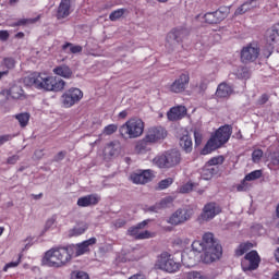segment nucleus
<instances>
[{
	"instance_id": "nucleus-1",
	"label": "nucleus",
	"mask_w": 279,
	"mask_h": 279,
	"mask_svg": "<svg viewBox=\"0 0 279 279\" xmlns=\"http://www.w3.org/2000/svg\"><path fill=\"white\" fill-rule=\"evenodd\" d=\"M195 252L202 254L204 252V263H215L219 260L223 254V248L221 244L215 239V234L207 232L203 235V240H195L192 243V251L190 253H184L182 255V260L187 267H193L196 263Z\"/></svg>"
},
{
	"instance_id": "nucleus-2",
	"label": "nucleus",
	"mask_w": 279,
	"mask_h": 279,
	"mask_svg": "<svg viewBox=\"0 0 279 279\" xmlns=\"http://www.w3.org/2000/svg\"><path fill=\"white\" fill-rule=\"evenodd\" d=\"M24 84L36 88V90H44V93H62L66 82L45 72H33L24 77Z\"/></svg>"
},
{
	"instance_id": "nucleus-3",
	"label": "nucleus",
	"mask_w": 279,
	"mask_h": 279,
	"mask_svg": "<svg viewBox=\"0 0 279 279\" xmlns=\"http://www.w3.org/2000/svg\"><path fill=\"white\" fill-rule=\"evenodd\" d=\"M70 260H73V253L71 251V246L66 245L53 247L47 251L43 258V264L47 267L60 269V267H65V265H69Z\"/></svg>"
},
{
	"instance_id": "nucleus-4",
	"label": "nucleus",
	"mask_w": 279,
	"mask_h": 279,
	"mask_svg": "<svg viewBox=\"0 0 279 279\" xmlns=\"http://www.w3.org/2000/svg\"><path fill=\"white\" fill-rule=\"evenodd\" d=\"M232 136V125L225 124L216 130L215 134L207 141L204 148L201 150L202 156H208V154H213V151L223 147L230 137Z\"/></svg>"
},
{
	"instance_id": "nucleus-5",
	"label": "nucleus",
	"mask_w": 279,
	"mask_h": 279,
	"mask_svg": "<svg viewBox=\"0 0 279 279\" xmlns=\"http://www.w3.org/2000/svg\"><path fill=\"white\" fill-rule=\"evenodd\" d=\"M145 132V122L138 118H131L119 128V134L124 141L138 138Z\"/></svg>"
},
{
	"instance_id": "nucleus-6",
	"label": "nucleus",
	"mask_w": 279,
	"mask_h": 279,
	"mask_svg": "<svg viewBox=\"0 0 279 279\" xmlns=\"http://www.w3.org/2000/svg\"><path fill=\"white\" fill-rule=\"evenodd\" d=\"M154 165L159 169H173L182 162V154L178 149L167 150L153 159Z\"/></svg>"
},
{
	"instance_id": "nucleus-7",
	"label": "nucleus",
	"mask_w": 279,
	"mask_h": 279,
	"mask_svg": "<svg viewBox=\"0 0 279 279\" xmlns=\"http://www.w3.org/2000/svg\"><path fill=\"white\" fill-rule=\"evenodd\" d=\"M157 266L159 269L167 271L168 274H175V271H180V263L174 262L171 258V254L169 252H163L157 259Z\"/></svg>"
},
{
	"instance_id": "nucleus-8",
	"label": "nucleus",
	"mask_w": 279,
	"mask_h": 279,
	"mask_svg": "<svg viewBox=\"0 0 279 279\" xmlns=\"http://www.w3.org/2000/svg\"><path fill=\"white\" fill-rule=\"evenodd\" d=\"M83 98L84 92H82V89L77 87H71L62 95V104L64 108H73V106H75V104H80Z\"/></svg>"
},
{
	"instance_id": "nucleus-9",
	"label": "nucleus",
	"mask_w": 279,
	"mask_h": 279,
	"mask_svg": "<svg viewBox=\"0 0 279 279\" xmlns=\"http://www.w3.org/2000/svg\"><path fill=\"white\" fill-rule=\"evenodd\" d=\"M260 56V48L256 45H247L243 47L240 54V60L243 64H250V62H256Z\"/></svg>"
},
{
	"instance_id": "nucleus-10",
	"label": "nucleus",
	"mask_w": 279,
	"mask_h": 279,
	"mask_svg": "<svg viewBox=\"0 0 279 279\" xmlns=\"http://www.w3.org/2000/svg\"><path fill=\"white\" fill-rule=\"evenodd\" d=\"M260 265V256L257 251H251L245 254L241 262L243 271H254Z\"/></svg>"
},
{
	"instance_id": "nucleus-11",
	"label": "nucleus",
	"mask_w": 279,
	"mask_h": 279,
	"mask_svg": "<svg viewBox=\"0 0 279 279\" xmlns=\"http://www.w3.org/2000/svg\"><path fill=\"white\" fill-rule=\"evenodd\" d=\"M190 82H191V76L189 75V73H182L181 75H179L177 80H174L173 83H171L168 86V90L170 93H174L175 95H180L184 93L186 88H189Z\"/></svg>"
},
{
	"instance_id": "nucleus-12",
	"label": "nucleus",
	"mask_w": 279,
	"mask_h": 279,
	"mask_svg": "<svg viewBox=\"0 0 279 279\" xmlns=\"http://www.w3.org/2000/svg\"><path fill=\"white\" fill-rule=\"evenodd\" d=\"M96 243L97 238H90L78 244H70L72 257L77 258V256H84V254H88V252H90V246L95 245Z\"/></svg>"
},
{
	"instance_id": "nucleus-13",
	"label": "nucleus",
	"mask_w": 279,
	"mask_h": 279,
	"mask_svg": "<svg viewBox=\"0 0 279 279\" xmlns=\"http://www.w3.org/2000/svg\"><path fill=\"white\" fill-rule=\"evenodd\" d=\"M148 223H149V220H144L137 223V226L129 228L128 230L129 236H133V239H135L136 241H143L144 239H151V236H154V233L147 230L141 232V230H143V228H145Z\"/></svg>"
},
{
	"instance_id": "nucleus-14",
	"label": "nucleus",
	"mask_w": 279,
	"mask_h": 279,
	"mask_svg": "<svg viewBox=\"0 0 279 279\" xmlns=\"http://www.w3.org/2000/svg\"><path fill=\"white\" fill-rule=\"evenodd\" d=\"M168 132L162 126H151L146 132V141H149L153 143V145H156V143H162L165 138L168 136Z\"/></svg>"
},
{
	"instance_id": "nucleus-15",
	"label": "nucleus",
	"mask_w": 279,
	"mask_h": 279,
	"mask_svg": "<svg viewBox=\"0 0 279 279\" xmlns=\"http://www.w3.org/2000/svg\"><path fill=\"white\" fill-rule=\"evenodd\" d=\"M217 215H221V206L215 202H210L204 206L201 217L203 221H210L215 219Z\"/></svg>"
},
{
	"instance_id": "nucleus-16",
	"label": "nucleus",
	"mask_w": 279,
	"mask_h": 279,
	"mask_svg": "<svg viewBox=\"0 0 279 279\" xmlns=\"http://www.w3.org/2000/svg\"><path fill=\"white\" fill-rule=\"evenodd\" d=\"M133 184H147L154 180V172L151 170H142L138 172H133L130 175Z\"/></svg>"
},
{
	"instance_id": "nucleus-17",
	"label": "nucleus",
	"mask_w": 279,
	"mask_h": 279,
	"mask_svg": "<svg viewBox=\"0 0 279 279\" xmlns=\"http://www.w3.org/2000/svg\"><path fill=\"white\" fill-rule=\"evenodd\" d=\"M189 219H191V210L178 209L168 219V223H171V226H180V223H184L185 221H189Z\"/></svg>"
},
{
	"instance_id": "nucleus-18",
	"label": "nucleus",
	"mask_w": 279,
	"mask_h": 279,
	"mask_svg": "<svg viewBox=\"0 0 279 279\" xmlns=\"http://www.w3.org/2000/svg\"><path fill=\"white\" fill-rule=\"evenodd\" d=\"M101 202L99 194H88L77 199V206L80 208H88L90 206H97Z\"/></svg>"
},
{
	"instance_id": "nucleus-19",
	"label": "nucleus",
	"mask_w": 279,
	"mask_h": 279,
	"mask_svg": "<svg viewBox=\"0 0 279 279\" xmlns=\"http://www.w3.org/2000/svg\"><path fill=\"white\" fill-rule=\"evenodd\" d=\"M186 36H189V29L185 27L174 28L168 33L167 43H173L174 40V43L180 44L184 40V38H186Z\"/></svg>"
},
{
	"instance_id": "nucleus-20",
	"label": "nucleus",
	"mask_w": 279,
	"mask_h": 279,
	"mask_svg": "<svg viewBox=\"0 0 279 279\" xmlns=\"http://www.w3.org/2000/svg\"><path fill=\"white\" fill-rule=\"evenodd\" d=\"M71 8V0H61L56 13L58 21H62V19H68V16H71V12H73Z\"/></svg>"
},
{
	"instance_id": "nucleus-21",
	"label": "nucleus",
	"mask_w": 279,
	"mask_h": 279,
	"mask_svg": "<svg viewBox=\"0 0 279 279\" xmlns=\"http://www.w3.org/2000/svg\"><path fill=\"white\" fill-rule=\"evenodd\" d=\"M186 107L179 105L170 108V110L167 112V117L169 121H180L186 117Z\"/></svg>"
},
{
	"instance_id": "nucleus-22",
	"label": "nucleus",
	"mask_w": 279,
	"mask_h": 279,
	"mask_svg": "<svg viewBox=\"0 0 279 279\" xmlns=\"http://www.w3.org/2000/svg\"><path fill=\"white\" fill-rule=\"evenodd\" d=\"M179 145L185 154L193 151V138H191L189 131H183L182 136L179 137Z\"/></svg>"
},
{
	"instance_id": "nucleus-23",
	"label": "nucleus",
	"mask_w": 279,
	"mask_h": 279,
	"mask_svg": "<svg viewBox=\"0 0 279 279\" xmlns=\"http://www.w3.org/2000/svg\"><path fill=\"white\" fill-rule=\"evenodd\" d=\"M267 45L271 47V45L278 43L279 39V23L272 25L270 28L266 31L265 35Z\"/></svg>"
},
{
	"instance_id": "nucleus-24",
	"label": "nucleus",
	"mask_w": 279,
	"mask_h": 279,
	"mask_svg": "<svg viewBox=\"0 0 279 279\" xmlns=\"http://www.w3.org/2000/svg\"><path fill=\"white\" fill-rule=\"evenodd\" d=\"M174 199L175 198L173 196H166L160 202L148 207V210L150 213H158V210H163V208H169V206H171V204H173Z\"/></svg>"
},
{
	"instance_id": "nucleus-25",
	"label": "nucleus",
	"mask_w": 279,
	"mask_h": 279,
	"mask_svg": "<svg viewBox=\"0 0 279 279\" xmlns=\"http://www.w3.org/2000/svg\"><path fill=\"white\" fill-rule=\"evenodd\" d=\"M52 73L64 80H71L73 77V70L66 64H61L53 68Z\"/></svg>"
},
{
	"instance_id": "nucleus-26",
	"label": "nucleus",
	"mask_w": 279,
	"mask_h": 279,
	"mask_svg": "<svg viewBox=\"0 0 279 279\" xmlns=\"http://www.w3.org/2000/svg\"><path fill=\"white\" fill-rule=\"evenodd\" d=\"M258 7V1L257 0H248L246 2H244L242 5H240L234 14L235 16H241L243 14H245V12H250V10H254V8Z\"/></svg>"
},
{
	"instance_id": "nucleus-27",
	"label": "nucleus",
	"mask_w": 279,
	"mask_h": 279,
	"mask_svg": "<svg viewBox=\"0 0 279 279\" xmlns=\"http://www.w3.org/2000/svg\"><path fill=\"white\" fill-rule=\"evenodd\" d=\"M232 95V86L228 83H220L216 90V97L219 99H226Z\"/></svg>"
},
{
	"instance_id": "nucleus-28",
	"label": "nucleus",
	"mask_w": 279,
	"mask_h": 279,
	"mask_svg": "<svg viewBox=\"0 0 279 279\" xmlns=\"http://www.w3.org/2000/svg\"><path fill=\"white\" fill-rule=\"evenodd\" d=\"M25 92L23 90V87L19 85H12L8 92L7 95L11 97V99H23L25 97Z\"/></svg>"
},
{
	"instance_id": "nucleus-29",
	"label": "nucleus",
	"mask_w": 279,
	"mask_h": 279,
	"mask_svg": "<svg viewBox=\"0 0 279 279\" xmlns=\"http://www.w3.org/2000/svg\"><path fill=\"white\" fill-rule=\"evenodd\" d=\"M104 156L108 160L114 158V156H119V148H117V143L111 142L107 144L104 150Z\"/></svg>"
},
{
	"instance_id": "nucleus-30",
	"label": "nucleus",
	"mask_w": 279,
	"mask_h": 279,
	"mask_svg": "<svg viewBox=\"0 0 279 279\" xmlns=\"http://www.w3.org/2000/svg\"><path fill=\"white\" fill-rule=\"evenodd\" d=\"M150 145H154V143L147 140V136L145 135V137L136 144L135 149L138 154H147V151H151Z\"/></svg>"
},
{
	"instance_id": "nucleus-31",
	"label": "nucleus",
	"mask_w": 279,
	"mask_h": 279,
	"mask_svg": "<svg viewBox=\"0 0 279 279\" xmlns=\"http://www.w3.org/2000/svg\"><path fill=\"white\" fill-rule=\"evenodd\" d=\"M252 247H254V244H252L251 242H244L241 243L234 251V256L236 258H241V256H243L244 254H247V252H250V250H252Z\"/></svg>"
},
{
	"instance_id": "nucleus-32",
	"label": "nucleus",
	"mask_w": 279,
	"mask_h": 279,
	"mask_svg": "<svg viewBox=\"0 0 279 279\" xmlns=\"http://www.w3.org/2000/svg\"><path fill=\"white\" fill-rule=\"evenodd\" d=\"M40 21V15L35 19H21L17 22L9 24V27H23L24 25H34Z\"/></svg>"
},
{
	"instance_id": "nucleus-33",
	"label": "nucleus",
	"mask_w": 279,
	"mask_h": 279,
	"mask_svg": "<svg viewBox=\"0 0 279 279\" xmlns=\"http://www.w3.org/2000/svg\"><path fill=\"white\" fill-rule=\"evenodd\" d=\"M216 14V19H218V23H221V21H226L230 14V8L228 7H220L218 10L214 11Z\"/></svg>"
},
{
	"instance_id": "nucleus-34",
	"label": "nucleus",
	"mask_w": 279,
	"mask_h": 279,
	"mask_svg": "<svg viewBox=\"0 0 279 279\" xmlns=\"http://www.w3.org/2000/svg\"><path fill=\"white\" fill-rule=\"evenodd\" d=\"M235 75L239 80H250L252 72L247 66H239L236 69Z\"/></svg>"
},
{
	"instance_id": "nucleus-35",
	"label": "nucleus",
	"mask_w": 279,
	"mask_h": 279,
	"mask_svg": "<svg viewBox=\"0 0 279 279\" xmlns=\"http://www.w3.org/2000/svg\"><path fill=\"white\" fill-rule=\"evenodd\" d=\"M63 51H65V53H82V46L80 45H73L71 43H65L62 46Z\"/></svg>"
},
{
	"instance_id": "nucleus-36",
	"label": "nucleus",
	"mask_w": 279,
	"mask_h": 279,
	"mask_svg": "<svg viewBox=\"0 0 279 279\" xmlns=\"http://www.w3.org/2000/svg\"><path fill=\"white\" fill-rule=\"evenodd\" d=\"M88 230V225L87 223H81L77 227H74L71 231L70 234L72 236H81V234H84Z\"/></svg>"
},
{
	"instance_id": "nucleus-37",
	"label": "nucleus",
	"mask_w": 279,
	"mask_h": 279,
	"mask_svg": "<svg viewBox=\"0 0 279 279\" xmlns=\"http://www.w3.org/2000/svg\"><path fill=\"white\" fill-rule=\"evenodd\" d=\"M204 20L205 23H208L209 25H219V20L217 19L215 11L205 13Z\"/></svg>"
},
{
	"instance_id": "nucleus-38",
	"label": "nucleus",
	"mask_w": 279,
	"mask_h": 279,
	"mask_svg": "<svg viewBox=\"0 0 279 279\" xmlns=\"http://www.w3.org/2000/svg\"><path fill=\"white\" fill-rule=\"evenodd\" d=\"M15 119L19 121L21 128H27V124L29 123V113H19L15 116Z\"/></svg>"
},
{
	"instance_id": "nucleus-39",
	"label": "nucleus",
	"mask_w": 279,
	"mask_h": 279,
	"mask_svg": "<svg viewBox=\"0 0 279 279\" xmlns=\"http://www.w3.org/2000/svg\"><path fill=\"white\" fill-rule=\"evenodd\" d=\"M244 178L245 180H247V182H254V180H260V178H263V170H254L248 174H246Z\"/></svg>"
},
{
	"instance_id": "nucleus-40",
	"label": "nucleus",
	"mask_w": 279,
	"mask_h": 279,
	"mask_svg": "<svg viewBox=\"0 0 279 279\" xmlns=\"http://www.w3.org/2000/svg\"><path fill=\"white\" fill-rule=\"evenodd\" d=\"M2 66H4L7 71H12V69L16 66V60H14L12 57L4 58L2 61Z\"/></svg>"
},
{
	"instance_id": "nucleus-41",
	"label": "nucleus",
	"mask_w": 279,
	"mask_h": 279,
	"mask_svg": "<svg viewBox=\"0 0 279 279\" xmlns=\"http://www.w3.org/2000/svg\"><path fill=\"white\" fill-rule=\"evenodd\" d=\"M171 184H173V178L163 179L158 183V190L165 191V189H169Z\"/></svg>"
},
{
	"instance_id": "nucleus-42",
	"label": "nucleus",
	"mask_w": 279,
	"mask_h": 279,
	"mask_svg": "<svg viewBox=\"0 0 279 279\" xmlns=\"http://www.w3.org/2000/svg\"><path fill=\"white\" fill-rule=\"evenodd\" d=\"M125 14V9H118L110 13L109 19L110 21H119L121 16Z\"/></svg>"
},
{
	"instance_id": "nucleus-43",
	"label": "nucleus",
	"mask_w": 279,
	"mask_h": 279,
	"mask_svg": "<svg viewBox=\"0 0 279 279\" xmlns=\"http://www.w3.org/2000/svg\"><path fill=\"white\" fill-rule=\"evenodd\" d=\"M71 279H90L87 272L77 270L71 274Z\"/></svg>"
},
{
	"instance_id": "nucleus-44",
	"label": "nucleus",
	"mask_w": 279,
	"mask_h": 279,
	"mask_svg": "<svg viewBox=\"0 0 279 279\" xmlns=\"http://www.w3.org/2000/svg\"><path fill=\"white\" fill-rule=\"evenodd\" d=\"M222 162H226V158H223V156H217V157H213L211 159L208 160V165L209 167H215L217 165H221Z\"/></svg>"
},
{
	"instance_id": "nucleus-45",
	"label": "nucleus",
	"mask_w": 279,
	"mask_h": 279,
	"mask_svg": "<svg viewBox=\"0 0 279 279\" xmlns=\"http://www.w3.org/2000/svg\"><path fill=\"white\" fill-rule=\"evenodd\" d=\"M118 130L119 126L117 124H109L105 126L104 134H106V136H112V134H114V132H117Z\"/></svg>"
},
{
	"instance_id": "nucleus-46",
	"label": "nucleus",
	"mask_w": 279,
	"mask_h": 279,
	"mask_svg": "<svg viewBox=\"0 0 279 279\" xmlns=\"http://www.w3.org/2000/svg\"><path fill=\"white\" fill-rule=\"evenodd\" d=\"M58 220V217L56 215H53L51 218H48L45 225V232H47L48 230H51L52 226H56V221Z\"/></svg>"
},
{
	"instance_id": "nucleus-47",
	"label": "nucleus",
	"mask_w": 279,
	"mask_h": 279,
	"mask_svg": "<svg viewBox=\"0 0 279 279\" xmlns=\"http://www.w3.org/2000/svg\"><path fill=\"white\" fill-rule=\"evenodd\" d=\"M262 158H263V149L258 148L252 153L253 162H260Z\"/></svg>"
},
{
	"instance_id": "nucleus-48",
	"label": "nucleus",
	"mask_w": 279,
	"mask_h": 279,
	"mask_svg": "<svg viewBox=\"0 0 279 279\" xmlns=\"http://www.w3.org/2000/svg\"><path fill=\"white\" fill-rule=\"evenodd\" d=\"M248 189H250V183L247 182V180H245V177H244V180H242L241 183L238 184L236 191L243 192V191H247Z\"/></svg>"
},
{
	"instance_id": "nucleus-49",
	"label": "nucleus",
	"mask_w": 279,
	"mask_h": 279,
	"mask_svg": "<svg viewBox=\"0 0 279 279\" xmlns=\"http://www.w3.org/2000/svg\"><path fill=\"white\" fill-rule=\"evenodd\" d=\"M19 265H21V255L19 256V259L16 262H10L5 264V266L3 267V271L12 269V267H19Z\"/></svg>"
},
{
	"instance_id": "nucleus-50",
	"label": "nucleus",
	"mask_w": 279,
	"mask_h": 279,
	"mask_svg": "<svg viewBox=\"0 0 279 279\" xmlns=\"http://www.w3.org/2000/svg\"><path fill=\"white\" fill-rule=\"evenodd\" d=\"M189 279H206V276L202 275L199 271H190L187 274Z\"/></svg>"
},
{
	"instance_id": "nucleus-51",
	"label": "nucleus",
	"mask_w": 279,
	"mask_h": 279,
	"mask_svg": "<svg viewBox=\"0 0 279 279\" xmlns=\"http://www.w3.org/2000/svg\"><path fill=\"white\" fill-rule=\"evenodd\" d=\"M193 191V183H185L179 189V193H191Z\"/></svg>"
},
{
	"instance_id": "nucleus-52",
	"label": "nucleus",
	"mask_w": 279,
	"mask_h": 279,
	"mask_svg": "<svg viewBox=\"0 0 279 279\" xmlns=\"http://www.w3.org/2000/svg\"><path fill=\"white\" fill-rule=\"evenodd\" d=\"M12 138H14V135L12 134L0 135V147L1 145H5V143L12 141Z\"/></svg>"
},
{
	"instance_id": "nucleus-53",
	"label": "nucleus",
	"mask_w": 279,
	"mask_h": 279,
	"mask_svg": "<svg viewBox=\"0 0 279 279\" xmlns=\"http://www.w3.org/2000/svg\"><path fill=\"white\" fill-rule=\"evenodd\" d=\"M269 101V95L267 94H263L258 100H257V104L258 106H265V104H267Z\"/></svg>"
},
{
	"instance_id": "nucleus-54",
	"label": "nucleus",
	"mask_w": 279,
	"mask_h": 279,
	"mask_svg": "<svg viewBox=\"0 0 279 279\" xmlns=\"http://www.w3.org/2000/svg\"><path fill=\"white\" fill-rule=\"evenodd\" d=\"M194 140H195V145L196 147L202 145V141L204 140V137L202 136V133L195 131L194 132Z\"/></svg>"
},
{
	"instance_id": "nucleus-55",
	"label": "nucleus",
	"mask_w": 279,
	"mask_h": 279,
	"mask_svg": "<svg viewBox=\"0 0 279 279\" xmlns=\"http://www.w3.org/2000/svg\"><path fill=\"white\" fill-rule=\"evenodd\" d=\"M10 38V33L8 31H0V40L5 43Z\"/></svg>"
},
{
	"instance_id": "nucleus-56",
	"label": "nucleus",
	"mask_w": 279,
	"mask_h": 279,
	"mask_svg": "<svg viewBox=\"0 0 279 279\" xmlns=\"http://www.w3.org/2000/svg\"><path fill=\"white\" fill-rule=\"evenodd\" d=\"M66 156V151H59L57 156H54L56 162H60V160H64V157Z\"/></svg>"
},
{
	"instance_id": "nucleus-57",
	"label": "nucleus",
	"mask_w": 279,
	"mask_h": 279,
	"mask_svg": "<svg viewBox=\"0 0 279 279\" xmlns=\"http://www.w3.org/2000/svg\"><path fill=\"white\" fill-rule=\"evenodd\" d=\"M8 165H16L19 162V156L13 155L7 159Z\"/></svg>"
},
{
	"instance_id": "nucleus-58",
	"label": "nucleus",
	"mask_w": 279,
	"mask_h": 279,
	"mask_svg": "<svg viewBox=\"0 0 279 279\" xmlns=\"http://www.w3.org/2000/svg\"><path fill=\"white\" fill-rule=\"evenodd\" d=\"M125 223H128V221H125V219H117L114 221L116 228H123V226H125Z\"/></svg>"
},
{
	"instance_id": "nucleus-59",
	"label": "nucleus",
	"mask_w": 279,
	"mask_h": 279,
	"mask_svg": "<svg viewBox=\"0 0 279 279\" xmlns=\"http://www.w3.org/2000/svg\"><path fill=\"white\" fill-rule=\"evenodd\" d=\"M10 74V71L3 70L0 71V81L3 80V77L8 76Z\"/></svg>"
},
{
	"instance_id": "nucleus-60",
	"label": "nucleus",
	"mask_w": 279,
	"mask_h": 279,
	"mask_svg": "<svg viewBox=\"0 0 279 279\" xmlns=\"http://www.w3.org/2000/svg\"><path fill=\"white\" fill-rule=\"evenodd\" d=\"M128 117V111L126 110H123L119 113V118L120 119H125Z\"/></svg>"
},
{
	"instance_id": "nucleus-61",
	"label": "nucleus",
	"mask_w": 279,
	"mask_h": 279,
	"mask_svg": "<svg viewBox=\"0 0 279 279\" xmlns=\"http://www.w3.org/2000/svg\"><path fill=\"white\" fill-rule=\"evenodd\" d=\"M33 199H40L43 197V193L32 194Z\"/></svg>"
},
{
	"instance_id": "nucleus-62",
	"label": "nucleus",
	"mask_w": 279,
	"mask_h": 279,
	"mask_svg": "<svg viewBox=\"0 0 279 279\" xmlns=\"http://www.w3.org/2000/svg\"><path fill=\"white\" fill-rule=\"evenodd\" d=\"M15 38H25V33L20 32L17 34H15Z\"/></svg>"
},
{
	"instance_id": "nucleus-63",
	"label": "nucleus",
	"mask_w": 279,
	"mask_h": 279,
	"mask_svg": "<svg viewBox=\"0 0 279 279\" xmlns=\"http://www.w3.org/2000/svg\"><path fill=\"white\" fill-rule=\"evenodd\" d=\"M275 258L279 263V247L275 251Z\"/></svg>"
},
{
	"instance_id": "nucleus-64",
	"label": "nucleus",
	"mask_w": 279,
	"mask_h": 279,
	"mask_svg": "<svg viewBox=\"0 0 279 279\" xmlns=\"http://www.w3.org/2000/svg\"><path fill=\"white\" fill-rule=\"evenodd\" d=\"M275 161L279 165V151L275 155Z\"/></svg>"
}]
</instances>
